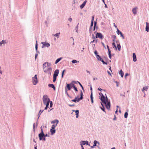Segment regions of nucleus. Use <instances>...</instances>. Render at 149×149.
<instances>
[{
	"instance_id": "nucleus-1",
	"label": "nucleus",
	"mask_w": 149,
	"mask_h": 149,
	"mask_svg": "<svg viewBox=\"0 0 149 149\" xmlns=\"http://www.w3.org/2000/svg\"><path fill=\"white\" fill-rule=\"evenodd\" d=\"M99 94L101 96L100 99L102 102L105 105L107 109H109L110 107V102L108 100L107 97L106 96L105 98L102 93H100Z\"/></svg>"
},
{
	"instance_id": "nucleus-2",
	"label": "nucleus",
	"mask_w": 149,
	"mask_h": 149,
	"mask_svg": "<svg viewBox=\"0 0 149 149\" xmlns=\"http://www.w3.org/2000/svg\"><path fill=\"white\" fill-rule=\"evenodd\" d=\"M46 64H47V66L48 67L50 66L51 65L50 63H48L47 62H46L43 64V70L44 72L45 73H47L48 71H49V70H51L52 69V68L50 67L48 68L47 70L45 69V68L46 67Z\"/></svg>"
},
{
	"instance_id": "nucleus-3",
	"label": "nucleus",
	"mask_w": 149,
	"mask_h": 149,
	"mask_svg": "<svg viewBox=\"0 0 149 149\" xmlns=\"http://www.w3.org/2000/svg\"><path fill=\"white\" fill-rule=\"evenodd\" d=\"M59 73V70L58 69L56 70L54 72L53 74V82H55L56 80V77L58 76Z\"/></svg>"
},
{
	"instance_id": "nucleus-4",
	"label": "nucleus",
	"mask_w": 149,
	"mask_h": 149,
	"mask_svg": "<svg viewBox=\"0 0 149 149\" xmlns=\"http://www.w3.org/2000/svg\"><path fill=\"white\" fill-rule=\"evenodd\" d=\"M43 102L44 104H45L46 102H47L48 101H50V100L49 98L47 96V95H44L43 97Z\"/></svg>"
},
{
	"instance_id": "nucleus-5",
	"label": "nucleus",
	"mask_w": 149,
	"mask_h": 149,
	"mask_svg": "<svg viewBox=\"0 0 149 149\" xmlns=\"http://www.w3.org/2000/svg\"><path fill=\"white\" fill-rule=\"evenodd\" d=\"M41 132L39 134L38 137L40 140H42V139L44 136V134L43 130L42 129V127H41Z\"/></svg>"
},
{
	"instance_id": "nucleus-6",
	"label": "nucleus",
	"mask_w": 149,
	"mask_h": 149,
	"mask_svg": "<svg viewBox=\"0 0 149 149\" xmlns=\"http://www.w3.org/2000/svg\"><path fill=\"white\" fill-rule=\"evenodd\" d=\"M33 83V85H36L38 83V79L37 75L36 74L34 77L32 78Z\"/></svg>"
},
{
	"instance_id": "nucleus-7",
	"label": "nucleus",
	"mask_w": 149,
	"mask_h": 149,
	"mask_svg": "<svg viewBox=\"0 0 149 149\" xmlns=\"http://www.w3.org/2000/svg\"><path fill=\"white\" fill-rule=\"evenodd\" d=\"M95 37L96 38H99L101 39H102L103 38V36L102 33H97Z\"/></svg>"
},
{
	"instance_id": "nucleus-8",
	"label": "nucleus",
	"mask_w": 149,
	"mask_h": 149,
	"mask_svg": "<svg viewBox=\"0 0 149 149\" xmlns=\"http://www.w3.org/2000/svg\"><path fill=\"white\" fill-rule=\"evenodd\" d=\"M42 44H43L42 45V48L45 47H48L50 46V45L48 43H45L44 42H42Z\"/></svg>"
},
{
	"instance_id": "nucleus-9",
	"label": "nucleus",
	"mask_w": 149,
	"mask_h": 149,
	"mask_svg": "<svg viewBox=\"0 0 149 149\" xmlns=\"http://www.w3.org/2000/svg\"><path fill=\"white\" fill-rule=\"evenodd\" d=\"M146 31L148 32L149 31V23L147 22L146 23Z\"/></svg>"
},
{
	"instance_id": "nucleus-10",
	"label": "nucleus",
	"mask_w": 149,
	"mask_h": 149,
	"mask_svg": "<svg viewBox=\"0 0 149 149\" xmlns=\"http://www.w3.org/2000/svg\"><path fill=\"white\" fill-rule=\"evenodd\" d=\"M81 99L77 97H76L74 99L72 100L73 102H79Z\"/></svg>"
},
{
	"instance_id": "nucleus-11",
	"label": "nucleus",
	"mask_w": 149,
	"mask_h": 149,
	"mask_svg": "<svg viewBox=\"0 0 149 149\" xmlns=\"http://www.w3.org/2000/svg\"><path fill=\"white\" fill-rule=\"evenodd\" d=\"M86 2L87 1L86 0L83 2V3L81 5H80V8L81 9H82L84 7Z\"/></svg>"
},
{
	"instance_id": "nucleus-12",
	"label": "nucleus",
	"mask_w": 149,
	"mask_h": 149,
	"mask_svg": "<svg viewBox=\"0 0 149 149\" xmlns=\"http://www.w3.org/2000/svg\"><path fill=\"white\" fill-rule=\"evenodd\" d=\"M107 49L108 50L109 57V58H111V51L109 49V46L108 45H107Z\"/></svg>"
},
{
	"instance_id": "nucleus-13",
	"label": "nucleus",
	"mask_w": 149,
	"mask_h": 149,
	"mask_svg": "<svg viewBox=\"0 0 149 149\" xmlns=\"http://www.w3.org/2000/svg\"><path fill=\"white\" fill-rule=\"evenodd\" d=\"M133 60L134 62L136 61V58L135 54L134 53L133 54Z\"/></svg>"
},
{
	"instance_id": "nucleus-14",
	"label": "nucleus",
	"mask_w": 149,
	"mask_h": 149,
	"mask_svg": "<svg viewBox=\"0 0 149 149\" xmlns=\"http://www.w3.org/2000/svg\"><path fill=\"white\" fill-rule=\"evenodd\" d=\"M137 9V8L136 7L135 8H133L132 9V11L133 13L134 14H135L136 13H137L136 10Z\"/></svg>"
},
{
	"instance_id": "nucleus-15",
	"label": "nucleus",
	"mask_w": 149,
	"mask_h": 149,
	"mask_svg": "<svg viewBox=\"0 0 149 149\" xmlns=\"http://www.w3.org/2000/svg\"><path fill=\"white\" fill-rule=\"evenodd\" d=\"M58 122L59 121L58 120H55L52 121L51 123L52 124L56 123V124H57H57H58Z\"/></svg>"
},
{
	"instance_id": "nucleus-16",
	"label": "nucleus",
	"mask_w": 149,
	"mask_h": 149,
	"mask_svg": "<svg viewBox=\"0 0 149 149\" xmlns=\"http://www.w3.org/2000/svg\"><path fill=\"white\" fill-rule=\"evenodd\" d=\"M48 86L50 87L53 88L54 90L55 89V88L54 85L52 84H48Z\"/></svg>"
},
{
	"instance_id": "nucleus-17",
	"label": "nucleus",
	"mask_w": 149,
	"mask_h": 149,
	"mask_svg": "<svg viewBox=\"0 0 149 149\" xmlns=\"http://www.w3.org/2000/svg\"><path fill=\"white\" fill-rule=\"evenodd\" d=\"M148 86H146L144 87L143 88V89L142 90V92H144L145 91H147L148 90Z\"/></svg>"
},
{
	"instance_id": "nucleus-18",
	"label": "nucleus",
	"mask_w": 149,
	"mask_h": 149,
	"mask_svg": "<svg viewBox=\"0 0 149 149\" xmlns=\"http://www.w3.org/2000/svg\"><path fill=\"white\" fill-rule=\"evenodd\" d=\"M7 42V41L6 40H3L0 42V45H1L2 44L6 43Z\"/></svg>"
},
{
	"instance_id": "nucleus-19",
	"label": "nucleus",
	"mask_w": 149,
	"mask_h": 149,
	"mask_svg": "<svg viewBox=\"0 0 149 149\" xmlns=\"http://www.w3.org/2000/svg\"><path fill=\"white\" fill-rule=\"evenodd\" d=\"M55 132L56 131L54 129H51L50 130V132L52 135H53L55 133Z\"/></svg>"
},
{
	"instance_id": "nucleus-20",
	"label": "nucleus",
	"mask_w": 149,
	"mask_h": 149,
	"mask_svg": "<svg viewBox=\"0 0 149 149\" xmlns=\"http://www.w3.org/2000/svg\"><path fill=\"white\" fill-rule=\"evenodd\" d=\"M96 58L98 60L100 61L102 59V58L100 56L98 55H96Z\"/></svg>"
},
{
	"instance_id": "nucleus-21",
	"label": "nucleus",
	"mask_w": 149,
	"mask_h": 149,
	"mask_svg": "<svg viewBox=\"0 0 149 149\" xmlns=\"http://www.w3.org/2000/svg\"><path fill=\"white\" fill-rule=\"evenodd\" d=\"M117 47L118 49V50L119 51H120V50L121 46L119 43H117Z\"/></svg>"
},
{
	"instance_id": "nucleus-22",
	"label": "nucleus",
	"mask_w": 149,
	"mask_h": 149,
	"mask_svg": "<svg viewBox=\"0 0 149 149\" xmlns=\"http://www.w3.org/2000/svg\"><path fill=\"white\" fill-rule=\"evenodd\" d=\"M71 84H67V88H68V90H70L71 89V88L70 87V85Z\"/></svg>"
},
{
	"instance_id": "nucleus-23",
	"label": "nucleus",
	"mask_w": 149,
	"mask_h": 149,
	"mask_svg": "<svg viewBox=\"0 0 149 149\" xmlns=\"http://www.w3.org/2000/svg\"><path fill=\"white\" fill-rule=\"evenodd\" d=\"M112 44L113 48H115V49L116 50H117V47L116 45V44H115V42H113L112 43Z\"/></svg>"
},
{
	"instance_id": "nucleus-24",
	"label": "nucleus",
	"mask_w": 149,
	"mask_h": 149,
	"mask_svg": "<svg viewBox=\"0 0 149 149\" xmlns=\"http://www.w3.org/2000/svg\"><path fill=\"white\" fill-rule=\"evenodd\" d=\"M120 74L121 77H123V76L124 73L122 71V70H120Z\"/></svg>"
},
{
	"instance_id": "nucleus-25",
	"label": "nucleus",
	"mask_w": 149,
	"mask_h": 149,
	"mask_svg": "<svg viewBox=\"0 0 149 149\" xmlns=\"http://www.w3.org/2000/svg\"><path fill=\"white\" fill-rule=\"evenodd\" d=\"M61 59V58L57 59L55 61V64L58 63Z\"/></svg>"
},
{
	"instance_id": "nucleus-26",
	"label": "nucleus",
	"mask_w": 149,
	"mask_h": 149,
	"mask_svg": "<svg viewBox=\"0 0 149 149\" xmlns=\"http://www.w3.org/2000/svg\"><path fill=\"white\" fill-rule=\"evenodd\" d=\"M43 110H43L42 111L41 110H40L39 113L38 115V118H39V117H40V115L41 113H42V112H43Z\"/></svg>"
},
{
	"instance_id": "nucleus-27",
	"label": "nucleus",
	"mask_w": 149,
	"mask_h": 149,
	"mask_svg": "<svg viewBox=\"0 0 149 149\" xmlns=\"http://www.w3.org/2000/svg\"><path fill=\"white\" fill-rule=\"evenodd\" d=\"M80 95H81V97L79 98L81 100H82L83 98V93H82V91H81Z\"/></svg>"
},
{
	"instance_id": "nucleus-28",
	"label": "nucleus",
	"mask_w": 149,
	"mask_h": 149,
	"mask_svg": "<svg viewBox=\"0 0 149 149\" xmlns=\"http://www.w3.org/2000/svg\"><path fill=\"white\" fill-rule=\"evenodd\" d=\"M72 86H73V88H74V90L76 91V92H77L78 91V90L77 88L75 87V86L74 84H72Z\"/></svg>"
},
{
	"instance_id": "nucleus-29",
	"label": "nucleus",
	"mask_w": 149,
	"mask_h": 149,
	"mask_svg": "<svg viewBox=\"0 0 149 149\" xmlns=\"http://www.w3.org/2000/svg\"><path fill=\"white\" fill-rule=\"evenodd\" d=\"M57 126V124L53 125L52 126V129H54L56 126Z\"/></svg>"
},
{
	"instance_id": "nucleus-30",
	"label": "nucleus",
	"mask_w": 149,
	"mask_h": 149,
	"mask_svg": "<svg viewBox=\"0 0 149 149\" xmlns=\"http://www.w3.org/2000/svg\"><path fill=\"white\" fill-rule=\"evenodd\" d=\"M128 115V113L127 112H126L125 113V114H124L125 118H127V117Z\"/></svg>"
},
{
	"instance_id": "nucleus-31",
	"label": "nucleus",
	"mask_w": 149,
	"mask_h": 149,
	"mask_svg": "<svg viewBox=\"0 0 149 149\" xmlns=\"http://www.w3.org/2000/svg\"><path fill=\"white\" fill-rule=\"evenodd\" d=\"M97 143V141L95 140L94 141V144L93 146H96V143Z\"/></svg>"
},
{
	"instance_id": "nucleus-32",
	"label": "nucleus",
	"mask_w": 149,
	"mask_h": 149,
	"mask_svg": "<svg viewBox=\"0 0 149 149\" xmlns=\"http://www.w3.org/2000/svg\"><path fill=\"white\" fill-rule=\"evenodd\" d=\"M72 63H74L77 62V61L76 60H74L72 61ZM78 62H79V61H78Z\"/></svg>"
},
{
	"instance_id": "nucleus-33",
	"label": "nucleus",
	"mask_w": 149,
	"mask_h": 149,
	"mask_svg": "<svg viewBox=\"0 0 149 149\" xmlns=\"http://www.w3.org/2000/svg\"><path fill=\"white\" fill-rule=\"evenodd\" d=\"M77 82L79 84V85H80L81 87L82 88V90H84L83 87L82 86V85L79 82V81H77Z\"/></svg>"
},
{
	"instance_id": "nucleus-34",
	"label": "nucleus",
	"mask_w": 149,
	"mask_h": 149,
	"mask_svg": "<svg viewBox=\"0 0 149 149\" xmlns=\"http://www.w3.org/2000/svg\"><path fill=\"white\" fill-rule=\"evenodd\" d=\"M101 104L103 107V108L101 107V109L102 110H103L104 111V107L103 104H102V103H101Z\"/></svg>"
},
{
	"instance_id": "nucleus-35",
	"label": "nucleus",
	"mask_w": 149,
	"mask_h": 149,
	"mask_svg": "<svg viewBox=\"0 0 149 149\" xmlns=\"http://www.w3.org/2000/svg\"><path fill=\"white\" fill-rule=\"evenodd\" d=\"M35 48L36 50L37 51L38 48V44L37 43V41H36V46H35Z\"/></svg>"
},
{
	"instance_id": "nucleus-36",
	"label": "nucleus",
	"mask_w": 149,
	"mask_h": 149,
	"mask_svg": "<svg viewBox=\"0 0 149 149\" xmlns=\"http://www.w3.org/2000/svg\"><path fill=\"white\" fill-rule=\"evenodd\" d=\"M103 63V64H107V63L106 62H105L102 59L101 60H100Z\"/></svg>"
},
{
	"instance_id": "nucleus-37",
	"label": "nucleus",
	"mask_w": 149,
	"mask_h": 149,
	"mask_svg": "<svg viewBox=\"0 0 149 149\" xmlns=\"http://www.w3.org/2000/svg\"><path fill=\"white\" fill-rule=\"evenodd\" d=\"M49 102H50V101H48L47 102H46L45 104H46V106H47V107H48V106L49 105Z\"/></svg>"
},
{
	"instance_id": "nucleus-38",
	"label": "nucleus",
	"mask_w": 149,
	"mask_h": 149,
	"mask_svg": "<svg viewBox=\"0 0 149 149\" xmlns=\"http://www.w3.org/2000/svg\"><path fill=\"white\" fill-rule=\"evenodd\" d=\"M75 112L76 113V115H78L79 114V111L78 110H76L75 111Z\"/></svg>"
},
{
	"instance_id": "nucleus-39",
	"label": "nucleus",
	"mask_w": 149,
	"mask_h": 149,
	"mask_svg": "<svg viewBox=\"0 0 149 149\" xmlns=\"http://www.w3.org/2000/svg\"><path fill=\"white\" fill-rule=\"evenodd\" d=\"M60 34V33H56L54 35V36H55L56 37H57L58 36V35Z\"/></svg>"
},
{
	"instance_id": "nucleus-40",
	"label": "nucleus",
	"mask_w": 149,
	"mask_h": 149,
	"mask_svg": "<svg viewBox=\"0 0 149 149\" xmlns=\"http://www.w3.org/2000/svg\"><path fill=\"white\" fill-rule=\"evenodd\" d=\"M91 100H92V99H93V93H92V91H91Z\"/></svg>"
},
{
	"instance_id": "nucleus-41",
	"label": "nucleus",
	"mask_w": 149,
	"mask_h": 149,
	"mask_svg": "<svg viewBox=\"0 0 149 149\" xmlns=\"http://www.w3.org/2000/svg\"><path fill=\"white\" fill-rule=\"evenodd\" d=\"M65 71V70H64L62 71V77H63V74H64V72Z\"/></svg>"
},
{
	"instance_id": "nucleus-42",
	"label": "nucleus",
	"mask_w": 149,
	"mask_h": 149,
	"mask_svg": "<svg viewBox=\"0 0 149 149\" xmlns=\"http://www.w3.org/2000/svg\"><path fill=\"white\" fill-rule=\"evenodd\" d=\"M94 16H92V18L91 21V22H93V21L94 20Z\"/></svg>"
},
{
	"instance_id": "nucleus-43",
	"label": "nucleus",
	"mask_w": 149,
	"mask_h": 149,
	"mask_svg": "<svg viewBox=\"0 0 149 149\" xmlns=\"http://www.w3.org/2000/svg\"><path fill=\"white\" fill-rule=\"evenodd\" d=\"M112 39H116V36H115L113 35V36H112Z\"/></svg>"
},
{
	"instance_id": "nucleus-44",
	"label": "nucleus",
	"mask_w": 149,
	"mask_h": 149,
	"mask_svg": "<svg viewBox=\"0 0 149 149\" xmlns=\"http://www.w3.org/2000/svg\"><path fill=\"white\" fill-rule=\"evenodd\" d=\"M49 106L50 107H52V101L50 102Z\"/></svg>"
},
{
	"instance_id": "nucleus-45",
	"label": "nucleus",
	"mask_w": 149,
	"mask_h": 149,
	"mask_svg": "<svg viewBox=\"0 0 149 149\" xmlns=\"http://www.w3.org/2000/svg\"><path fill=\"white\" fill-rule=\"evenodd\" d=\"M81 142H83V143H82V146L83 145H85V144H86V143H85V142L84 141H81Z\"/></svg>"
},
{
	"instance_id": "nucleus-46",
	"label": "nucleus",
	"mask_w": 149,
	"mask_h": 149,
	"mask_svg": "<svg viewBox=\"0 0 149 149\" xmlns=\"http://www.w3.org/2000/svg\"><path fill=\"white\" fill-rule=\"evenodd\" d=\"M102 45H103V46L105 48V49H106V47H105V46L104 44V43L102 42Z\"/></svg>"
},
{
	"instance_id": "nucleus-47",
	"label": "nucleus",
	"mask_w": 149,
	"mask_h": 149,
	"mask_svg": "<svg viewBox=\"0 0 149 149\" xmlns=\"http://www.w3.org/2000/svg\"><path fill=\"white\" fill-rule=\"evenodd\" d=\"M128 75H129V74L128 73H126L125 75V77L126 78V77Z\"/></svg>"
},
{
	"instance_id": "nucleus-48",
	"label": "nucleus",
	"mask_w": 149,
	"mask_h": 149,
	"mask_svg": "<svg viewBox=\"0 0 149 149\" xmlns=\"http://www.w3.org/2000/svg\"><path fill=\"white\" fill-rule=\"evenodd\" d=\"M42 140V141H45L46 140L45 137H44Z\"/></svg>"
},
{
	"instance_id": "nucleus-49",
	"label": "nucleus",
	"mask_w": 149,
	"mask_h": 149,
	"mask_svg": "<svg viewBox=\"0 0 149 149\" xmlns=\"http://www.w3.org/2000/svg\"><path fill=\"white\" fill-rule=\"evenodd\" d=\"M118 30H117V31H118V32H117V33L118 35H119V33H120V32H121L120 31H119V30L118 29H117Z\"/></svg>"
},
{
	"instance_id": "nucleus-50",
	"label": "nucleus",
	"mask_w": 149,
	"mask_h": 149,
	"mask_svg": "<svg viewBox=\"0 0 149 149\" xmlns=\"http://www.w3.org/2000/svg\"><path fill=\"white\" fill-rule=\"evenodd\" d=\"M94 53L96 55H98L97 54V52L96 51H95V52H94Z\"/></svg>"
},
{
	"instance_id": "nucleus-51",
	"label": "nucleus",
	"mask_w": 149,
	"mask_h": 149,
	"mask_svg": "<svg viewBox=\"0 0 149 149\" xmlns=\"http://www.w3.org/2000/svg\"><path fill=\"white\" fill-rule=\"evenodd\" d=\"M81 147L82 149H84V147H83V146H82V143H81Z\"/></svg>"
},
{
	"instance_id": "nucleus-52",
	"label": "nucleus",
	"mask_w": 149,
	"mask_h": 149,
	"mask_svg": "<svg viewBox=\"0 0 149 149\" xmlns=\"http://www.w3.org/2000/svg\"><path fill=\"white\" fill-rule=\"evenodd\" d=\"M37 56H38V54H36L35 55V58L36 59V58L37 57Z\"/></svg>"
},
{
	"instance_id": "nucleus-53",
	"label": "nucleus",
	"mask_w": 149,
	"mask_h": 149,
	"mask_svg": "<svg viewBox=\"0 0 149 149\" xmlns=\"http://www.w3.org/2000/svg\"><path fill=\"white\" fill-rule=\"evenodd\" d=\"M93 22H91V27H92L93 26Z\"/></svg>"
},
{
	"instance_id": "nucleus-54",
	"label": "nucleus",
	"mask_w": 149,
	"mask_h": 149,
	"mask_svg": "<svg viewBox=\"0 0 149 149\" xmlns=\"http://www.w3.org/2000/svg\"><path fill=\"white\" fill-rule=\"evenodd\" d=\"M85 143L86 145H89L88 144V141H86L85 142Z\"/></svg>"
},
{
	"instance_id": "nucleus-55",
	"label": "nucleus",
	"mask_w": 149,
	"mask_h": 149,
	"mask_svg": "<svg viewBox=\"0 0 149 149\" xmlns=\"http://www.w3.org/2000/svg\"><path fill=\"white\" fill-rule=\"evenodd\" d=\"M96 22H95V23H94V29H95V26L96 25Z\"/></svg>"
},
{
	"instance_id": "nucleus-56",
	"label": "nucleus",
	"mask_w": 149,
	"mask_h": 149,
	"mask_svg": "<svg viewBox=\"0 0 149 149\" xmlns=\"http://www.w3.org/2000/svg\"><path fill=\"white\" fill-rule=\"evenodd\" d=\"M68 20L70 21V22H71L72 21V18H70L68 19Z\"/></svg>"
},
{
	"instance_id": "nucleus-57",
	"label": "nucleus",
	"mask_w": 149,
	"mask_h": 149,
	"mask_svg": "<svg viewBox=\"0 0 149 149\" xmlns=\"http://www.w3.org/2000/svg\"><path fill=\"white\" fill-rule=\"evenodd\" d=\"M98 90L100 91H101L102 90H103L101 88H98Z\"/></svg>"
},
{
	"instance_id": "nucleus-58",
	"label": "nucleus",
	"mask_w": 149,
	"mask_h": 149,
	"mask_svg": "<svg viewBox=\"0 0 149 149\" xmlns=\"http://www.w3.org/2000/svg\"><path fill=\"white\" fill-rule=\"evenodd\" d=\"M120 34L121 36H122L123 37V35L122 33L121 32H120Z\"/></svg>"
},
{
	"instance_id": "nucleus-59",
	"label": "nucleus",
	"mask_w": 149,
	"mask_h": 149,
	"mask_svg": "<svg viewBox=\"0 0 149 149\" xmlns=\"http://www.w3.org/2000/svg\"><path fill=\"white\" fill-rule=\"evenodd\" d=\"M86 71L87 73H88L89 74H90V72L89 71L86 70Z\"/></svg>"
},
{
	"instance_id": "nucleus-60",
	"label": "nucleus",
	"mask_w": 149,
	"mask_h": 149,
	"mask_svg": "<svg viewBox=\"0 0 149 149\" xmlns=\"http://www.w3.org/2000/svg\"><path fill=\"white\" fill-rule=\"evenodd\" d=\"M47 107V106H46V107H45V110H46L47 109V107Z\"/></svg>"
},
{
	"instance_id": "nucleus-61",
	"label": "nucleus",
	"mask_w": 149,
	"mask_h": 149,
	"mask_svg": "<svg viewBox=\"0 0 149 149\" xmlns=\"http://www.w3.org/2000/svg\"><path fill=\"white\" fill-rule=\"evenodd\" d=\"M72 84H71V85H70V86H71V87H70L71 88H72V87H73V86H72Z\"/></svg>"
},
{
	"instance_id": "nucleus-62",
	"label": "nucleus",
	"mask_w": 149,
	"mask_h": 149,
	"mask_svg": "<svg viewBox=\"0 0 149 149\" xmlns=\"http://www.w3.org/2000/svg\"><path fill=\"white\" fill-rule=\"evenodd\" d=\"M97 80V78H93V80Z\"/></svg>"
},
{
	"instance_id": "nucleus-63",
	"label": "nucleus",
	"mask_w": 149,
	"mask_h": 149,
	"mask_svg": "<svg viewBox=\"0 0 149 149\" xmlns=\"http://www.w3.org/2000/svg\"><path fill=\"white\" fill-rule=\"evenodd\" d=\"M115 40V39H112V41H113V42H114Z\"/></svg>"
},
{
	"instance_id": "nucleus-64",
	"label": "nucleus",
	"mask_w": 149,
	"mask_h": 149,
	"mask_svg": "<svg viewBox=\"0 0 149 149\" xmlns=\"http://www.w3.org/2000/svg\"><path fill=\"white\" fill-rule=\"evenodd\" d=\"M47 136V134H46V135H45L44 134V137H45Z\"/></svg>"
}]
</instances>
